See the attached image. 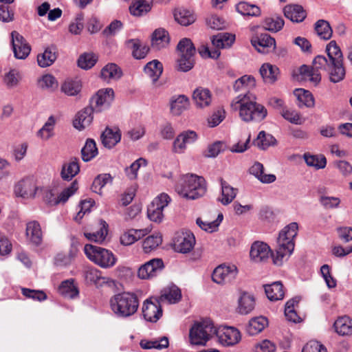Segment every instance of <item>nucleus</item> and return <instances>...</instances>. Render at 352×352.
Returning a JSON list of instances; mask_svg holds the SVG:
<instances>
[{
    "instance_id": "nucleus-49",
    "label": "nucleus",
    "mask_w": 352,
    "mask_h": 352,
    "mask_svg": "<svg viewBox=\"0 0 352 352\" xmlns=\"http://www.w3.org/2000/svg\"><path fill=\"white\" fill-rule=\"evenodd\" d=\"M56 124L55 118L51 116L46 122L37 132V137L43 140H47L54 135V130Z\"/></svg>"
},
{
    "instance_id": "nucleus-15",
    "label": "nucleus",
    "mask_w": 352,
    "mask_h": 352,
    "mask_svg": "<svg viewBox=\"0 0 352 352\" xmlns=\"http://www.w3.org/2000/svg\"><path fill=\"white\" fill-rule=\"evenodd\" d=\"M198 138L197 133L188 130L179 133L173 144V151L176 153H184L188 145L195 143Z\"/></svg>"
},
{
    "instance_id": "nucleus-16",
    "label": "nucleus",
    "mask_w": 352,
    "mask_h": 352,
    "mask_svg": "<svg viewBox=\"0 0 352 352\" xmlns=\"http://www.w3.org/2000/svg\"><path fill=\"white\" fill-rule=\"evenodd\" d=\"M77 190L78 183L76 181H74L69 187L64 189L58 196H56L52 190L47 191L45 195V200L51 206L65 203Z\"/></svg>"
},
{
    "instance_id": "nucleus-24",
    "label": "nucleus",
    "mask_w": 352,
    "mask_h": 352,
    "mask_svg": "<svg viewBox=\"0 0 352 352\" xmlns=\"http://www.w3.org/2000/svg\"><path fill=\"white\" fill-rule=\"evenodd\" d=\"M25 235L29 241L38 245L43 240V232L39 223L36 221L28 222L26 226Z\"/></svg>"
},
{
    "instance_id": "nucleus-13",
    "label": "nucleus",
    "mask_w": 352,
    "mask_h": 352,
    "mask_svg": "<svg viewBox=\"0 0 352 352\" xmlns=\"http://www.w3.org/2000/svg\"><path fill=\"white\" fill-rule=\"evenodd\" d=\"M12 46L14 57L17 59H25L31 52V47L16 31L11 33Z\"/></svg>"
},
{
    "instance_id": "nucleus-29",
    "label": "nucleus",
    "mask_w": 352,
    "mask_h": 352,
    "mask_svg": "<svg viewBox=\"0 0 352 352\" xmlns=\"http://www.w3.org/2000/svg\"><path fill=\"white\" fill-rule=\"evenodd\" d=\"M149 232L150 230L147 228L129 230L121 235L120 243L124 245H132L138 240L146 236Z\"/></svg>"
},
{
    "instance_id": "nucleus-35",
    "label": "nucleus",
    "mask_w": 352,
    "mask_h": 352,
    "mask_svg": "<svg viewBox=\"0 0 352 352\" xmlns=\"http://www.w3.org/2000/svg\"><path fill=\"white\" fill-rule=\"evenodd\" d=\"M122 75L121 69L115 63H108L101 70V78L107 82L118 80Z\"/></svg>"
},
{
    "instance_id": "nucleus-63",
    "label": "nucleus",
    "mask_w": 352,
    "mask_h": 352,
    "mask_svg": "<svg viewBox=\"0 0 352 352\" xmlns=\"http://www.w3.org/2000/svg\"><path fill=\"white\" fill-rule=\"evenodd\" d=\"M38 87L43 89L54 90L58 87V82L51 74L43 75L38 81Z\"/></svg>"
},
{
    "instance_id": "nucleus-9",
    "label": "nucleus",
    "mask_w": 352,
    "mask_h": 352,
    "mask_svg": "<svg viewBox=\"0 0 352 352\" xmlns=\"http://www.w3.org/2000/svg\"><path fill=\"white\" fill-rule=\"evenodd\" d=\"M195 245V237L189 230H179L175 232L173 239L175 251L179 253H188Z\"/></svg>"
},
{
    "instance_id": "nucleus-64",
    "label": "nucleus",
    "mask_w": 352,
    "mask_h": 352,
    "mask_svg": "<svg viewBox=\"0 0 352 352\" xmlns=\"http://www.w3.org/2000/svg\"><path fill=\"white\" fill-rule=\"evenodd\" d=\"M195 64L194 56L179 55L177 60V69L182 72H188L190 70Z\"/></svg>"
},
{
    "instance_id": "nucleus-43",
    "label": "nucleus",
    "mask_w": 352,
    "mask_h": 352,
    "mask_svg": "<svg viewBox=\"0 0 352 352\" xmlns=\"http://www.w3.org/2000/svg\"><path fill=\"white\" fill-rule=\"evenodd\" d=\"M260 74L265 82L274 83L277 80L279 69L276 66L265 63L260 69Z\"/></svg>"
},
{
    "instance_id": "nucleus-4",
    "label": "nucleus",
    "mask_w": 352,
    "mask_h": 352,
    "mask_svg": "<svg viewBox=\"0 0 352 352\" xmlns=\"http://www.w3.org/2000/svg\"><path fill=\"white\" fill-rule=\"evenodd\" d=\"M109 304L111 311L118 318H127L137 312L140 301L135 293L124 292L113 296Z\"/></svg>"
},
{
    "instance_id": "nucleus-12",
    "label": "nucleus",
    "mask_w": 352,
    "mask_h": 352,
    "mask_svg": "<svg viewBox=\"0 0 352 352\" xmlns=\"http://www.w3.org/2000/svg\"><path fill=\"white\" fill-rule=\"evenodd\" d=\"M237 274L238 270L235 265H220L213 270L212 279L217 284H226L234 280Z\"/></svg>"
},
{
    "instance_id": "nucleus-21",
    "label": "nucleus",
    "mask_w": 352,
    "mask_h": 352,
    "mask_svg": "<svg viewBox=\"0 0 352 352\" xmlns=\"http://www.w3.org/2000/svg\"><path fill=\"white\" fill-rule=\"evenodd\" d=\"M192 100L197 108L204 109L208 107L212 101L211 91L207 88L197 87L192 93Z\"/></svg>"
},
{
    "instance_id": "nucleus-22",
    "label": "nucleus",
    "mask_w": 352,
    "mask_h": 352,
    "mask_svg": "<svg viewBox=\"0 0 352 352\" xmlns=\"http://www.w3.org/2000/svg\"><path fill=\"white\" fill-rule=\"evenodd\" d=\"M94 112L95 109L91 105L79 111L74 120V126L78 130H82L89 126L93 120Z\"/></svg>"
},
{
    "instance_id": "nucleus-59",
    "label": "nucleus",
    "mask_w": 352,
    "mask_h": 352,
    "mask_svg": "<svg viewBox=\"0 0 352 352\" xmlns=\"http://www.w3.org/2000/svg\"><path fill=\"white\" fill-rule=\"evenodd\" d=\"M179 55L194 56L196 50L191 40L187 38H182L177 46Z\"/></svg>"
},
{
    "instance_id": "nucleus-44",
    "label": "nucleus",
    "mask_w": 352,
    "mask_h": 352,
    "mask_svg": "<svg viewBox=\"0 0 352 352\" xmlns=\"http://www.w3.org/2000/svg\"><path fill=\"white\" fill-rule=\"evenodd\" d=\"M144 72L152 79L153 82H155L163 72L162 63L157 60L150 61L145 65Z\"/></svg>"
},
{
    "instance_id": "nucleus-39",
    "label": "nucleus",
    "mask_w": 352,
    "mask_h": 352,
    "mask_svg": "<svg viewBox=\"0 0 352 352\" xmlns=\"http://www.w3.org/2000/svg\"><path fill=\"white\" fill-rule=\"evenodd\" d=\"M182 298L180 289L175 285L165 288L161 294L160 300L162 302L167 301L170 304L177 302Z\"/></svg>"
},
{
    "instance_id": "nucleus-8",
    "label": "nucleus",
    "mask_w": 352,
    "mask_h": 352,
    "mask_svg": "<svg viewBox=\"0 0 352 352\" xmlns=\"http://www.w3.org/2000/svg\"><path fill=\"white\" fill-rule=\"evenodd\" d=\"M170 201V197L166 193H161L156 197L148 207V219L152 221L160 223L164 218L163 210Z\"/></svg>"
},
{
    "instance_id": "nucleus-48",
    "label": "nucleus",
    "mask_w": 352,
    "mask_h": 352,
    "mask_svg": "<svg viewBox=\"0 0 352 352\" xmlns=\"http://www.w3.org/2000/svg\"><path fill=\"white\" fill-rule=\"evenodd\" d=\"M318 70L320 69H316L314 65V67H311L306 65H303L299 68V73L302 76V78L309 79L314 83L317 84L321 80L320 74Z\"/></svg>"
},
{
    "instance_id": "nucleus-56",
    "label": "nucleus",
    "mask_w": 352,
    "mask_h": 352,
    "mask_svg": "<svg viewBox=\"0 0 352 352\" xmlns=\"http://www.w3.org/2000/svg\"><path fill=\"white\" fill-rule=\"evenodd\" d=\"M299 301L300 298L295 297L287 302L285 309V315L288 320L294 322L299 321L300 317L295 311V307L298 305Z\"/></svg>"
},
{
    "instance_id": "nucleus-6",
    "label": "nucleus",
    "mask_w": 352,
    "mask_h": 352,
    "mask_svg": "<svg viewBox=\"0 0 352 352\" xmlns=\"http://www.w3.org/2000/svg\"><path fill=\"white\" fill-rule=\"evenodd\" d=\"M87 257L102 268L113 267L117 261L113 252L101 247L87 244L84 248Z\"/></svg>"
},
{
    "instance_id": "nucleus-45",
    "label": "nucleus",
    "mask_w": 352,
    "mask_h": 352,
    "mask_svg": "<svg viewBox=\"0 0 352 352\" xmlns=\"http://www.w3.org/2000/svg\"><path fill=\"white\" fill-rule=\"evenodd\" d=\"M236 11L243 16H258L261 14V9L254 4L246 1L239 2L236 5Z\"/></svg>"
},
{
    "instance_id": "nucleus-25",
    "label": "nucleus",
    "mask_w": 352,
    "mask_h": 352,
    "mask_svg": "<svg viewBox=\"0 0 352 352\" xmlns=\"http://www.w3.org/2000/svg\"><path fill=\"white\" fill-rule=\"evenodd\" d=\"M284 14L286 18L292 22L300 23L307 16V12L300 5H288L284 8Z\"/></svg>"
},
{
    "instance_id": "nucleus-32",
    "label": "nucleus",
    "mask_w": 352,
    "mask_h": 352,
    "mask_svg": "<svg viewBox=\"0 0 352 352\" xmlns=\"http://www.w3.org/2000/svg\"><path fill=\"white\" fill-rule=\"evenodd\" d=\"M152 6V0H135L129 6V11L132 15L140 16L149 12Z\"/></svg>"
},
{
    "instance_id": "nucleus-1",
    "label": "nucleus",
    "mask_w": 352,
    "mask_h": 352,
    "mask_svg": "<svg viewBox=\"0 0 352 352\" xmlns=\"http://www.w3.org/2000/svg\"><path fill=\"white\" fill-rule=\"evenodd\" d=\"M298 225L292 222L286 226L280 232L276 241L275 253H272L270 247L265 243L255 241L252 243L250 252L252 261L255 263H265L272 257L275 265H282L292 254L297 236Z\"/></svg>"
},
{
    "instance_id": "nucleus-26",
    "label": "nucleus",
    "mask_w": 352,
    "mask_h": 352,
    "mask_svg": "<svg viewBox=\"0 0 352 352\" xmlns=\"http://www.w3.org/2000/svg\"><path fill=\"white\" fill-rule=\"evenodd\" d=\"M169 41L168 33L164 29H157L152 34L151 46L157 50L166 47Z\"/></svg>"
},
{
    "instance_id": "nucleus-50",
    "label": "nucleus",
    "mask_w": 352,
    "mask_h": 352,
    "mask_svg": "<svg viewBox=\"0 0 352 352\" xmlns=\"http://www.w3.org/2000/svg\"><path fill=\"white\" fill-rule=\"evenodd\" d=\"M303 158L307 166L314 167L317 170L324 168L327 165V159L323 155L305 153Z\"/></svg>"
},
{
    "instance_id": "nucleus-37",
    "label": "nucleus",
    "mask_w": 352,
    "mask_h": 352,
    "mask_svg": "<svg viewBox=\"0 0 352 352\" xmlns=\"http://www.w3.org/2000/svg\"><path fill=\"white\" fill-rule=\"evenodd\" d=\"M333 327L340 336L350 335L352 333V320L347 316L339 317L335 321Z\"/></svg>"
},
{
    "instance_id": "nucleus-40",
    "label": "nucleus",
    "mask_w": 352,
    "mask_h": 352,
    "mask_svg": "<svg viewBox=\"0 0 352 352\" xmlns=\"http://www.w3.org/2000/svg\"><path fill=\"white\" fill-rule=\"evenodd\" d=\"M267 319L263 316L256 317L249 321L246 327L247 333L250 336H254L261 332L267 325Z\"/></svg>"
},
{
    "instance_id": "nucleus-17",
    "label": "nucleus",
    "mask_w": 352,
    "mask_h": 352,
    "mask_svg": "<svg viewBox=\"0 0 352 352\" xmlns=\"http://www.w3.org/2000/svg\"><path fill=\"white\" fill-rule=\"evenodd\" d=\"M142 314L144 319L151 322H156L162 316V309L160 302H152L146 299L142 305Z\"/></svg>"
},
{
    "instance_id": "nucleus-20",
    "label": "nucleus",
    "mask_w": 352,
    "mask_h": 352,
    "mask_svg": "<svg viewBox=\"0 0 352 352\" xmlns=\"http://www.w3.org/2000/svg\"><path fill=\"white\" fill-rule=\"evenodd\" d=\"M170 111L173 116H180L190 107L189 98L184 94L175 95L170 98Z\"/></svg>"
},
{
    "instance_id": "nucleus-36",
    "label": "nucleus",
    "mask_w": 352,
    "mask_h": 352,
    "mask_svg": "<svg viewBox=\"0 0 352 352\" xmlns=\"http://www.w3.org/2000/svg\"><path fill=\"white\" fill-rule=\"evenodd\" d=\"M265 292L267 297L271 301L281 300L285 295L283 286L279 281L265 285Z\"/></svg>"
},
{
    "instance_id": "nucleus-28",
    "label": "nucleus",
    "mask_w": 352,
    "mask_h": 352,
    "mask_svg": "<svg viewBox=\"0 0 352 352\" xmlns=\"http://www.w3.org/2000/svg\"><path fill=\"white\" fill-rule=\"evenodd\" d=\"M102 144L109 148H113L121 140V133L118 129L107 128L101 135Z\"/></svg>"
},
{
    "instance_id": "nucleus-3",
    "label": "nucleus",
    "mask_w": 352,
    "mask_h": 352,
    "mask_svg": "<svg viewBox=\"0 0 352 352\" xmlns=\"http://www.w3.org/2000/svg\"><path fill=\"white\" fill-rule=\"evenodd\" d=\"M230 106L232 110L239 111L240 118L246 122H260L267 114V109L256 102V97L252 93L239 94L232 100Z\"/></svg>"
},
{
    "instance_id": "nucleus-11",
    "label": "nucleus",
    "mask_w": 352,
    "mask_h": 352,
    "mask_svg": "<svg viewBox=\"0 0 352 352\" xmlns=\"http://www.w3.org/2000/svg\"><path fill=\"white\" fill-rule=\"evenodd\" d=\"M114 98V91L111 88L100 89L90 100V105L95 112H101L109 107Z\"/></svg>"
},
{
    "instance_id": "nucleus-62",
    "label": "nucleus",
    "mask_w": 352,
    "mask_h": 352,
    "mask_svg": "<svg viewBox=\"0 0 352 352\" xmlns=\"http://www.w3.org/2000/svg\"><path fill=\"white\" fill-rule=\"evenodd\" d=\"M162 241L161 236L153 234L146 237L142 243V248L145 253H148L155 250Z\"/></svg>"
},
{
    "instance_id": "nucleus-30",
    "label": "nucleus",
    "mask_w": 352,
    "mask_h": 352,
    "mask_svg": "<svg viewBox=\"0 0 352 352\" xmlns=\"http://www.w3.org/2000/svg\"><path fill=\"white\" fill-rule=\"evenodd\" d=\"M250 173L253 175L261 182L263 184H271L274 182L276 177L274 174H265L263 165L256 162L250 168Z\"/></svg>"
},
{
    "instance_id": "nucleus-54",
    "label": "nucleus",
    "mask_w": 352,
    "mask_h": 352,
    "mask_svg": "<svg viewBox=\"0 0 352 352\" xmlns=\"http://www.w3.org/2000/svg\"><path fill=\"white\" fill-rule=\"evenodd\" d=\"M58 292L63 296L69 298H74L78 295V290L72 279L62 282L58 287Z\"/></svg>"
},
{
    "instance_id": "nucleus-42",
    "label": "nucleus",
    "mask_w": 352,
    "mask_h": 352,
    "mask_svg": "<svg viewBox=\"0 0 352 352\" xmlns=\"http://www.w3.org/2000/svg\"><path fill=\"white\" fill-rule=\"evenodd\" d=\"M22 80L21 72L15 69H10L6 72L3 77V82L8 89H13L19 86Z\"/></svg>"
},
{
    "instance_id": "nucleus-57",
    "label": "nucleus",
    "mask_w": 352,
    "mask_h": 352,
    "mask_svg": "<svg viewBox=\"0 0 352 352\" xmlns=\"http://www.w3.org/2000/svg\"><path fill=\"white\" fill-rule=\"evenodd\" d=\"M81 89L78 80L67 79L61 85V91L68 96L77 95Z\"/></svg>"
},
{
    "instance_id": "nucleus-41",
    "label": "nucleus",
    "mask_w": 352,
    "mask_h": 352,
    "mask_svg": "<svg viewBox=\"0 0 352 352\" xmlns=\"http://www.w3.org/2000/svg\"><path fill=\"white\" fill-rule=\"evenodd\" d=\"M220 182L221 186V198H219V201L223 205H228L236 197L237 189L232 187L223 179H221Z\"/></svg>"
},
{
    "instance_id": "nucleus-5",
    "label": "nucleus",
    "mask_w": 352,
    "mask_h": 352,
    "mask_svg": "<svg viewBox=\"0 0 352 352\" xmlns=\"http://www.w3.org/2000/svg\"><path fill=\"white\" fill-rule=\"evenodd\" d=\"M176 192L187 199H196L206 192L205 180L195 175H186L182 177L175 186Z\"/></svg>"
},
{
    "instance_id": "nucleus-55",
    "label": "nucleus",
    "mask_w": 352,
    "mask_h": 352,
    "mask_svg": "<svg viewBox=\"0 0 352 352\" xmlns=\"http://www.w3.org/2000/svg\"><path fill=\"white\" fill-rule=\"evenodd\" d=\"M276 142V139L271 134L266 133L262 131L259 132L256 139L254 141V144L261 149L265 150L269 146L275 144Z\"/></svg>"
},
{
    "instance_id": "nucleus-19",
    "label": "nucleus",
    "mask_w": 352,
    "mask_h": 352,
    "mask_svg": "<svg viewBox=\"0 0 352 352\" xmlns=\"http://www.w3.org/2000/svg\"><path fill=\"white\" fill-rule=\"evenodd\" d=\"M251 43L258 52L263 54L274 50L276 47L275 39L267 34H261L259 36L252 38Z\"/></svg>"
},
{
    "instance_id": "nucleus-52",
    "label": "nucleus",
    "mask_w": 352,
    "mask_h": 352,
    "mask_svg": "<svg viewBox=\"0 0 352 352\" xmlns=\"http://www.w3.org/2000/svg\"><path fill=\"white\" fill-rule=\"evenodd\" d=\"M175 21L182 25L187 26L195 21V16L190 11L186 9H177L174 12Z\"/></svg>"
},
{
    "instance_id": "nucleus-10",
    "label": "nucleus",
    "mask_w": 352,
    "mask_h": 352,
    "mask_svg": "<svg viewBox=\"0 0 352 352\" xmlns=\"http://www.w3.org/2000/svg\"><path fill=\"white\" fill-rule=\"evenodd\" d=\"M214 335H216L219 342L226 346H234L241 339L240 331L233 327H214Z\"/></svg>"
},
{
    "instance_id": "nucleus-61",
    "label": "nucleus",
    "mask_w": 352,
    "mask_h": 352,
    "mask_svg": "<svg viewBox=\"0 0 352 352\" xmlns=\"http://www.w3.org/2000/svg\"><path fill=\"white\" fill-rule=\"evenodd\" d=\"M97 56L92 53H85L78 60V65L83 69L91 68L97 62Z\"/></svg>"
},
{
    "instance_id": "nucleus-51",
    "label": "nucleus",
    "mask_w": 352,
    "mask_h": 352,
    "mask_svg": "<svg viewBox=\"0 0 352 352\" xmlns=\"http://www.w3.org/2000/svg\"><path fill=\"white\" fill-rule=\"evenodd\" d=\"M98 153V151L95 141L93 139H87L81 150L82 160L89 162L94 158Z\"/></svg>"
},
{
    "instance_id": "nucleus-34",
    "label": "nucleus",
    "mask_w": 352,
    "mask_h": 352,
    "mask_svg": "<svg viewBox=\"0 0 352 352\" xmlns=\"http://www.w3.org/2000/svg\"><path fill=\"white\" fill-rule=\"evenodd\" d=\"M99 229L95 232H84V236L90 241L101 243H102L108 233V225L102 220L100 221Z\"/></svg>"
},
{
    "instance_id": "nucleus-7",
    "label": "nucleus",
    "mask_w": 352,
    "mask_h": 352,
    "mask_svg": "<svg viewBox=\"0 0 352 352\" xmlns=\"http://www.w3.org/2000/svg\"><path fill=\"white\" fill-rule=\"evenodd\" d=\"M214 326L209 319L195 323L190 329V343L194 345H205L214 335Z\"/></svg>"
},
{
    "instance_id": "nucleus-31",
    "label": "nucleus",
    "mask_w": 352,
    "mask_h": 352,
    "mask_svg": "<svg viewBox=\"0 0 352 352\" xmlns=\"http://www.w3.org/2000/svg\"><path fill=\"white\" fill-rule=\"evenodd\" d=\"M255 307L254 296L248 293H243L238 300L237 311L243 315L250 314Z\"/></svg>"
},
{
    "instance_id": "nucleus-2",
    "label": "nucleus",
    "mask_w": 352,
    "mask_h": 352,
    "mask_svg": "<svg viewBox=\"0 0 352 352\" xmlns=\"http://www.w3.org/2000/svg\"><path fill=\"white\" fill-rule=\"evenodd\" d=\"M328 59L322 55L317 56L313 60L316 69L327 72L331 82L337 83L342 81L346 74L343 65V55L335 41H331L326 47Z\"/></svg>"
},
{
    "instance_id": "nucleus-60",
    "label": "nucleus",
    "mask_w": 352,
    "mask_h": 352,
    "mask_svg": "<svg viewBox=\"0 0 352 352\" xmlns=\"http://www.w3.org/2000/svg\"><path fill=\"white\" fill-rule=\"evenodd\" d=\"M147 164L146 160L139 158L133 162L129 167H126L124 170L126 175L130 179H135L138 177V171L141 166H146Z\"/></svg>"
},
{
    "instance_id": "nucleus-46",
    "label": "nucleus",
    "mask_w": 352,
    "mask_h": 352,
    "mask_svg": "<svg viewBox=\"0 0 352 352\" xmlns=\"http://www.w3.org/2000/svg\"><path fill=\"white\" fill-rule=\"evenodd\" d=\"M317 35L323 40H329L331 38L333 30L329 23L324 19L317 21L314 25Z\"/></svg>"
},
{
    "instance_id": "nucleus-33",
    "label": "nucleus",
    "mask_w": 352,
    "mask_h": 352,
    "mask_svg": "<svg viewBox=\"0 0 352 352\" xmlns=\"http://www.w3.org/2000/svg\"><path fill=\"white\" fill-rule=\"evenodd\" d=\"M235 40V35L228 32H221L212 37V43L219 50L220 48L230 47Z\"/></svg>"
},
{
    "instance_id": "nucleus-47",
    "label": "nucleus",
    "mask_w": 352,
    "mask_h": 352,
    "mask_svg": "<svg viewBox=\"0 0 352 352\" xmlns=\"http://www.w3.org/2000/svg\"><path fill=\"white\" fill-rule=\"evenodd\" d=\"M294 95L296 96L300 107H313L314 105V98L311 93L303 89H296L294 91Z\"/></svg>"
},
{
    "instance_id": "nucleus-38",
    "label": "nucleus",
    "mask_w": 352,
    "mask_h": 352,
    "mask_svg": "<svg viewBox=\"0 0 352 352\" xmlns=\"http://www.w3.org/2000/svg\"><path fill=\"white\" fill-rule=\"evenodd\" d=\"M56 59V51L54 46L47 47L45 51L37 56L38 65L41 67L52 65Z\"/></svg>"
},
{
    "instance_id": "nucleus-18",
    "label": "nucleus",
    "mask_w": 352,
    "mask_h": 352,
    "mask_svg": "<svg viewBox=\"0 0 352 352\" xmlns=\"http://www.w3.org/2000/svg\"><path fill=\"white\" fill-rule=\"evenodd\" d=\"M37 186L33 178H25L20 181L14 187L17 196L23 198H32L36 195Z\"/></svg>"
},
{
    "instance_id": "nucleus-14",
    "label": "nucleus",
    "mask_w": 352,
    "mask_h": 352,
    "mask_svg": "<svg viewBox=\"0 0 352 352\" xmlns=\"http://www.w3.org/2000/svg\"><path fill=\"white\" fill-rule=\"evenodd\" d=\"M164 265L161 258H153L141 265L138 276L141 279H148L156 276L164 269Z\"/></svg>"
},
{
    "instance_id": "nucleus-27",
    "label": "nucleus",
    "mask_w": 352,
    "mask_h": 352,
    "mask_svg": "<svg viewBox=\"0 0 352 352\" xmlns=\"http://www.w3.org/2000/svg\"><path fill=\"white\" fill-rule=\"evenodd\" d=\"M256 87V80L254 76L251 75H243L237 80H236L233 85L234 91H245L250 93V90Z\"/></svg>"
},
{
    "instance_id": "nucleus-53",
    "label": "nucleus",
    "mask_w": 352,
    "mask_h": 352,
    "mask_svg": "<svg viewBox=\"0 0 352 352\" xmlns=\"http://www.w3.org/2000/svg\"><path fill=\"white\" fill-rule=\"evenodd\" d=\"M284 25V20L282 17L274 16L264 19L263 26L265 30L276 32L280 31Z\"/></svg>"
},
{
    "instance_id": "nucleus-58",
    "label": "nucleus",
    "mask_w": 352,
    "mask_h": 352,
    "mask_svg": "<svg viewBox=\"0 0 352 352\" xmlns=\"http://www.w3.org/2000/svg\"><path fill=\"white\" fill-rule=\"evenodd\" d=\"M113 177L110 174L104 173L96 177L92 184L91 189L94 192L101 194L102 188L109 183L112 182Z\"/></svg>"
},
{
    "instance_id": "nucleus-23",
    "label": "nucleus",
    "mask_w": 352,
    "mask_h": 352,
    "mask_svg": "<svg viewBox=\"0 0 352 352\" xmlns=\"http://www.w3.org/2000/svg\"><path fill=\"white\" fill-rule=\"evenodd\" d=\"M80 172L78 160L76 157L70 159L67 162L62 165L60 177L64 181H71Z\"/></svg>"
}]
</instances>
